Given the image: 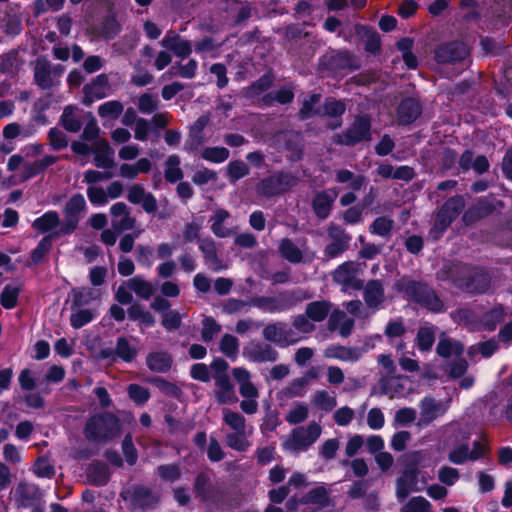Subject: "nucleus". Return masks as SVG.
<instances>
[{
    "label": "nucleus",
    "instance_id": "52",
    "mask_svg": "<svg viewBox=\"0 0 512 512\" xmlns=\"http://www.w3.org/2000/svg\"><path fill=\"white\" fill-rule=\"evenodd\" d=\"M123 104L117 100H111L103 103L98 108V114L101 118L115 120L123 112Z\"/></svg>",
    "mask_w": 512,
    "mask_h": 512
},
{
    "label": "nucleus",
    "instance_id": "10",
    "mask_svg": "<svg viewBox=\"0 0 512 512\" xmlns=\"http://www.w3.org/2000/svg\"><path fill=\"white\" fill-rule=\"evenodd\" d=\"M273 145L288 151L291 160H298L302 154V136L295 131H282L274 135Z\"/></svg>",
    "mask_w": 512,
    "mask_h": 512
},
{
    "label": "nucleus",
    "instance_id": "27",
    "mask_svg": "<svg viewBox=\"0 0 512 512\" xmlns=\"http://www.w3.org/2000/svg\"><path fill=\"white\" fill-rule=\"evenodd\" d=\"M337 195L338 192L336 189H329L316 194L313 200V209L319 218L324 219L328 217Z\"/></svg>",
    "mask_w": 512,
    "mask_h": 512
},
{
    "label": "nucleus",
    "instance_id": "1",
    "mask_svg": "<svg viewBox=\"0 0 512 512\" xmlns=\"http://www.w3.org/2000/svg\"><path fill=\"white\" fill-rule=\"evenodd\" d=\"M120 431V421L112 413L95 414L89 418L84 428L89 441L102 442L114 438Z\"/></svg>",
    "mask_w": 512,
    "mask_h": 512
},
{
    "label": "nucleus",
    "instance_id": "43",
    "mask_svg": "<svg viewBox=\"0 0 512 512\" xmlns=\"http://www.w3.org/2000/svg\"><path fill=\"white\" fill-rule=\"evenodd\" d=\"M436 350L439 356L449 358L462 354L464 347L459 341L450 338H442L438 342Z\"/></svg>",
    "mask_w": 512,
    "mask_h": 512
},
{
    "label": "nucleus",
    "instance_id": "11",
    "mask_svg": "<svg viewBox=\"0 0 512 512\" xmlns=\"http://www.w3.org/2000/svg\"><path fill=\"white\" fill-rule=\"evenodd\" d=\"M365 353L360 347H348L340 344H331L323 351V356L327 359H335L341 362L355 363L359 361Z\"/></svg>",
    "mask_w": 512,
    "mask_h": 512
},
{
    "label": "nucleus",
    "instance_id": "36",
    "mask_svg": "<svg viewBox=\"0 0 512 512\" xmlns=\"http://www.w3.org/2000/svg\"><path fill=\"white\" fill-rule=\"evenodd\" d=\"M335 177L338 183L347 184V186L354 191H359L366 185V178L364 176L355 175L352 171L347 169L337 170Z\"/></svg>",
    "mask_w": 512,
    "mask_h": 512
},
{
    "label": "nucleus",
    "instance_id": "6",
    "mask_svg": "<svg viewBox=\"0 0 512 512\" xmlns=\"http://www.w3.org/2000/svg\"><path fill=\"white\" fill-rule=\"evenodd\" d=\"M381 393L389 398H403L413 391V382L404 375H384L379 380Z\"/></svg>",
    "mask_w": 512,
    "mask_h": 512
},
{
    "label": "nucleus",
    "instance_id": "20",
    "mask_svg": "<svg viewBox=\"0 0 512 512\" xmlns=\"http://www.w3.org/2000/svg\"><path fill=\"white\" fill-rule=\"evenodd\" d=\"M161 46L171 50L177 57L186 58L192 52V45L173 31H168L160 42Z\"/></svg>",
    "mask_w": 512,
    "mask_h": 512
},
{
    "label": "nucleus",
    "instance_id": "8",
    "mask_svg": "<svg viewBox=\"0 0 512 512\" xmlns=\"http://www.w3.org/2000/svg\"><path fill=\"white\" fill-rule=\"evenodd\" d=\"M488 451L487 443L483 441H474L473 449L470 450L468 443L456 445L449 453L448 459L453 464H463L467 461H475L486 455Z\"/></svg>",
    "mask_w": 512,
    "mask_h": 512
},
{
    "label": "nucleus",
    "instance_id": "45",
    "mask_svg": "<svg viewBox=\"0 0 512 512\" xmlns=\"http://www.w3.org/2000/svg\"><path fill=\"white\" fill-rule=\"evenodd\" d=\"M311 402L324 412L332 411L337 405L336 397L326 390H317L313 394Z\"/></svg>",
    "mask_w": 512,
    "mask_h": 512
},
{
    "label": "nucleus",
    "instance_id": "25",
    "mask_svg": "<svg viewBox=\"0 0 512 512\" xmlns=\"http://www.w3.org/2000/svg\"><path fill=\"white\" fill-rule=\"evenodd\" d=\"M215 396L219 403L232 404L237 402L234 387L227 375H217L215 377Z\"/></svg>",
    "mask_w": 512,
    "mask_h": 512
},
{
    "label": "nucleus",
    "instance_id": "38",
    "mask_svg": "<svg viewBox=\"0 0 512 512\" xmlns=\"http://www.w3.org/2000/svg\"><path fill=\"white\" fill-rule=\"evenodd\" d=\"M252 433V429L249 431H240V432H232L228 433L225 437V442L228 447L238 452L247 451L251 443L249 441V436Z\"/></svg>",
    "mask_w": 512,
    "mask_h": 512
},
{
    "label": "nucleus",
    "instance_id": "7",
    "mask_svg": "<svg viewBox=\"0 0 512 512\" xmlns=\"http://www.w3.org/2000/svg\"><path fill=\"white\" fill-rule=\"evenodd\" d=\"M466 277L457 279V285L469 293H484L490 286V278L487 273L480 269L462 267Z\"/></svg>",
    "mask_w": 512,
    "mask_h": 512
},
{
    "label": "nucleus",
    "instance_id": "26",
    "mask_svg": "<svg viewBox=\"0 0 512 512\" xmlns=\"http://www.w3.org/2000/svg\"><path fill=\"white\" fill-rule=\"evenodd\" d=\"M232 375L239 384V393L243 398L259 397V391L251 382V375L247 369L242 367L234 368Z\"/></svg>",
    "mask_w": 512,
    "mask_h": 512
},
{
    "label": "nucleus",
    "instance_id": "18",
    "mask_svg": "<svg viewBox=\"0 0 512 512\" xmlns=\"http://www.w3.org/2000/svg\"><path fill=\"white\" fill-rule=\"evenodd\" d=\"M94 164L98 168L110 169L114 166V150L105 139H98L92 143Z\"/></svg>",
    "mask_w": 512,
    "mask_h": 512
},
{
    "label": "nucleus",
    "instance_id": "28",
    "mask_svg": "<svg viewBox=\"0 0 512 512\" xmlns=\"http://www.w3.org/2000/svg\"><path fill=\"white\" fill-rule=\"evenodd\" d=\"M229 218V212L224 209H217L214 212L213 216L210 218V223L211 230L215 236L225 238L233 233V230L227 223Z\"/></svg>",
    "mask_w": 512,
    "mask_h": 512
},
{
    "label": "nucleus",
    "instance_id": "63",
    "mask_svg": "<svg viewBox=\"0 0 512 512\" xmlns=\"http://www.w3.org/2000/svg\"><path fill=\"white\" fill-rule=\"evenodd\" d=\"M127 391L129 397L138 405L146 403L150 398L148 389L138 384H130Z\"/></svg>",
    "mask_w": 512,
    "mask_h": 512
},
{
    "label": "nucleus",
    "instance_id": "55",
    "mask_svg": "<svg viewBox=\"0 0 512 512\" xmlns=\"http://www.w3.org/2000/svg\"><path fill=\"white\" fill-rule=\"evenodd\" d=\"M128 316L132 320L140 321L145 327H151L155 324L154 316L139 304H133L128 308Z\"/></svg>",
    "mask_w": 512,
    "mask_h": 512
},
{
    "label": "nucleus",
    "instance_id": "42",
    "mask_svg": "<svg viewBox=\"0 0 512 512\" xmlns=\"http://www.w3.org/2000/svg\"><path fill=\"white\" fill-rule=\"evenodd\" d=\"M126 284L131 291L143 299H149L153 295V285L140 276L130 278Z\"/></svg>",
    "mask_w": 512,
    "mask_h": 512
},
{
    "label": "nucleus",
    "instance_id": "61",
    "mask_svg": "<svg viewBox=\"0 0 512 512\" xmlns=\"http://www.w3.org/2000/svg\"><path fill=\"white\" fill-rule=\"evenodd\" d=\"M248 166L240 160L231 161L227 167V174L231 182H235L248 175Z\"/></svg>",
    "mask_w": 512,
    "mask_h": 512
},
{
    "label": "nucleus",
    "instance_id": "33",
    "mask_svg": "<svg viewBox=\"0 0 512 512\" xmlns=\"http://www.w3.org/2000/svg\"><path fill=\"white\" fill-rule=\"evenodd\" d=\"M148 368L156 373H166L172 365V357L167 352H152L146 357Z\"/></svg>",
    "mask_w": 512,
    "mask_h": 512
},
{
    "label": "nucleus",
    "instance_id": "13",
    "mask_svg": "<svg viewBox=\"0 0 512 512\" xmlns=\"http://www.w3.org/2000/svg\"><path fill=\"white\" fill-rule=\"evenodd\" d=\"M243 355L252 362H274L277 360V351L269 344L252 342L244 347Z\"/></svg>",
    "mask_w": 512,
    "mask_h": 512
},
{
    "label": "nucleus",
    "instance_id": "5",
    "mask_svg": "<svg viewBox=\"0 0 512 512\" xmlns=\"http://www.w3.org/2000/svg\"><path fill=\"white\" fill-rule=\"evenodd\" d=\"M371 123L368 117H357L353 124L343 133L333 137V141L337 144L346 146L355 145L361 141L370 140Z\"/></svg>",
    "mask_w": 512,
    "mask_h": 512
},
{
    "label": "nucleus",
    "instance_id": "41",
    "mask_svg": "<svg viewBox=\"0 0 512 512\" xmlns=\"http://www.w3.org/2000/svg\"><path fill=\"white\" fill-rule=\"evenodd\" d=\"M285 325L283 322H276L268 324L263 330V337L270 342H273L281 347H284L285 338Z\"/></svg>",
    "mask_w": 512,
    "mask_h": 512
},
{
    "label": "nucleus",
    "instance_id": "15",
    "mask_svg": "<svg viewBox=\"0 0 512 512\" xmlns=\"http://www.w3.org/2000/svg\"><path fill=\"white\" fill-rule=\"evenodd\" d=\"M410 288L413 292L415 300L422 306L434 312H439L442 310L443 304L441 300L428 286L420 283H413Z\"/></svg>",
    "mask_w": 512,
    "mask_h": 512
},
{
    "label": "nucleus",
    "instance_id": "58",
    "mask_svg": "<svg viewBox=\"0 0 512 512\" xmlns=\"http://www.w3.org/2000/svg\"><path fill=\"white\" fill-rule=\"evenodd\" d=\"M20 289L16 285H6L1 293L0 302L6 309H12L17 304Z\"/></svg>",
    "mask_w": 512,
    "mask_h": 512
},
{
    "label": "nucleus",
    "instance_id": "51",
    "mask_svg": "<svg viewBox=\"0 0 512 512\" xmlns=\"http://www.w3.org/2000/svg\"><path fill=\"white\" fill-rule=\"evenodd\" d=\"M209 122V117L206 115L200 116L190 128V145L191 148H197L204 141L202 132Z\"/></svg>",
    "mask_w": 512,
    "mask_h": 512
},
{
    "label": "nucleus",
    "instance_id": "21",
    "mask_svg": "<svg viewBox=\"0 0 512 512\" xmlns=\"http://www.w3.org/2000/svg\"><path fill=\"white\" fill-rule=\"evenodd\" d=\"M112 216V226L117 231L132 229L135 225V219L130 216L128 207L123 202H117L110 208Z\"/></svg>",
    "mask_w": 512,
    "mask_h": 512
},
{
    "label": "nucleus",
    "instance_id": "54",
    "mask_svg": "<svg viewBox=\"0 0 512 512\" xmlns=\"http://www.w3.org/2000/svg\"><path fill=\"white\" fill-rule=\"evenodd\" d=\"M393 220L386 216L376 218L369 227V232L381 237H389L393 229Z\"/></svg>",
    "mask_w": 512,
    "mask_h": 512
},
{
    "label": "nucleus",
    "instance_id": "35",
    "mask_svg": "<svg viewBox=\"0 0 512 512\" xmlns=\"http://www.w3.org/2000/svg\"><path fill=\"white\" fill-rule=\"evenodd\" d=\"M34 78L39 87L49 89L54 85L50 64L45 59H38L34 68Z\"/></svg>",
    "mask_w": 512,
    "mask_h": 512
},
{
    "label": "nucleus",
    "instance_id": "9",
    "mask_svg": "<svg viewBox=\"0 0 512 512\" xmlns=\"http://www.w3.org/2000/svg\"><path fill=\"white\" fill-rule=\"evenodd\" d=\"M359 264L349 261L341 264L333 274L335 282L342 286V291L360 290L363 281L358 278Z\"/></svg>",
    "mask_w": 512,
    "mask_h": 512
},
{
    "label": "nucleus",
    "instance_id": "14",
    "mask_svg": "<svg viewBox=\"0 0 512 512\" xmlns=\"http://www.w3.org/2000/svg\"><path fill=\"white\" fill-rule=\"evenodd\" d=\"M418 470L416 468L405 470L396 480V497L399 502L404 501L412 492H418Z\"/></svg>",
    "mask_w": 512,
    "mask_h": 512
},
{
    "label": "nucleus",
    "instance_id": "30",
    "mask_svg": "<svg viewBox=\"0 0 512 512\" xmlns=\"http://www.w3.org/2000/svg\"><path fill=\"white\" fill-rule=\"evenodd\" d=\"M420 113L421 107L416 100L411 98L405 99L398 108V121L404 125L410 124L417 119Z\"/></svg>",
    "mask_w": 512,
    "mask_h": 512
},
{
    "label": "nucleus",
    "instance_id": "29",
    "mask_svg": "<svg viewBox=\"0 0 512 512\" xmlns=\"http://www.w3.org/2000/svg\"><path fill=\"white\" fill-rule=\"evenodd\" d=\"M152 163L148 158H139L135 163H123L119 167V175L125 179H135L139 174L148 173Z\"/></svg>",
    "mask_w": 512,
    "mask_h": 512
},
{
    "label": "nucleus",
    "instance_id": "60",
    "mask_svg": "<svg viewBox=\"0 0 512 512\" xmlns=\"http://www.w3.org/2000/svg\"><path fill=\"white\" fill-rule=\"evenodd\" d=\"M133 501L139 507H147L157 502V497L148 488L137 487L133 493Z\"/></svg>",
    "mask_w": 512,
    "mask_h": 512
},
{
    "label": "nucleus",
    "instance_id": "46",
    "mask_svg": "<svg viewBox=\"0 0 512 512\" xmlns=\"http://www.w3.org/2000/svg\"><path fill=\"white\" fill-rule=\"evenodd\" d=\"M180 158L177 155H170L165 161V179L170 183H175L183 178V172L180 168Z\"/></svg>",
    "mask_w": 512,
    "mask_h": 512
},
{
    "label": "nucleus",
    "instance_id": "34",
    "mask_svg": "<svg viewBox=\"0 0 512 512\" xmlns=\"http://www.w3.org/2000/svg\"><path fill=\"white\" fill-rule=\"evenodd\" d=\"M72 310L70 324L75 329H80L87 325L98 315V312L95 309L82 308V306L73 305Z\"/></svg>",
    "mask_w": 512,
    "mask_h": 512
},
{
    "label": "nucleus",
    "instance_id": "59",
    "mask_svg": "<svg viewBox=\"0 0 512 512\" xmlns=\"http://www.w3.org/2000/svg\"><path fill=\"white\" fill-rule=\"evenodd\" d=\"M258 189L259 192L265 196H274L284 192L276 175L264 179L259 184Z\"/></svg>",
    "mask_w": 512,
    "mask_h": 512
},
{
    "label": "nucleus",
    "instance_id": "44",
    "mask_svg": "<svg viewBox=\"0 0 512 512\" xmlns=\"http://www.w3.org/2000/svg\"><path fill=\"white\" fill-rule=\"evenodd\" d=\"M222 418L224 424L233 432L247 431L246 420L240 413L225 408Z\"/></svg>",
    "mask_w": 512,
    "mask_h": 512
},
{
    "label": "nucleus",
    "instance_id": "12",
    "mask_svg": "<svg viewBox=\"0 0 512 512\" xmlns=\"http://www.w3.org/2000/svg\"><path fill=\"white\" fill-rule=\"evenodd\" d=\"M468 54L469 49L463 42H453L439 46L435 58L440 63H455L465 59Z\"/></svg>",
    "mask_w": 512,
    "mask_h": 512
},
{
    "label": "nucleus",
    "instance_id": "62",
    "mask_svg": "<svg viewBox=\"0 0 512 512\" xmlns=\"http://www.w3.org/2000/svg\"><path fill=\"white\" fill-rule=\"evenodd\" d=\"M159 104V100L157 96L144 93L139 97L138 100V108L141 113L151 114L155 110H157Z\"/></svg>",
    "mask_w": 512,
    "mask_h": 512
},
{
    "label": "nucleus",
    "instance_id": "24",
    "mask_svg": "<svg viewBox=\"0 0 512 512\" xmlns=\"http://www.w3.org/2000/svg\"><path fill=\"white\" fill-rule=\"evenodd\" d=\"M302 504L312 505L316 509H325L333 506L330 491L323 485L309 490L302 498Z\"/></svg>",
    "mask_w": 512,
    "mask_h": 512
},
{
    "label": "nucleus",
    "instance_id": "16",
    "mask_svg": "<svg viewBox=\"0 0 512 512\" xmlns=\"http://www.w3.org/2000/svg\"><path fill=\"white\" fill-rule=\"evenodd\" d=\"M109 80L107 75H98L91 83L87 84L83 88L84 92V104L90 105L95 100L105 98L109 93Z\"/></svg>",
    "mask_w": 512,
    "mask_h": 512
},
{
    "label": "nucleus",
    "instance_id": "17",
    "mask_svg": "<svg viewBox=\"0 0 512 512\" xmlns=\"http://www.w3.org/2000/svg\"><path fill=\"white\" fill-rule=\"evenodd\" d=\"M419 425H428L438 417L445 414L448 406L442 402H437L431 397H425L420 402Z\"/></svg>",
    "mask_w": 512,
    "mask_h": 512
},
{
    "label": "nucleus",
    "instance_id": "50",
    "mask_svg": "<svg viewBox=\"0 0 512 512\" xmlns=\"http://www.w3.org/2000/svg\"><path fill=\"white\" fill-rule=\"evenodd\" d=\"M279 251L282 257L291 263H299L302 261V251L290 239L281 240Z\"/></svg>",
    "mask_w": 512,
    "mask_h": 512
},
{
    "label": "nucleus",
    "instance_id": "57",
    "mask_svg": "<svg viewBox=\"0 0 512 512\" xmlns=\"http://www.w3.org/2000/svg\"><path fill=\"white\" fill-rule=\"evenodd\" d=\"M252 305L268 313H276L285 310L284 304L273 297H257L252 300Z\"/></svg>",
    "mask_w": 512,
    "mask_h": 512
},
{
    "label": "nucleus",
    "instance_id": "39",
    "mask_svg": "<svg viewBox=\"0 0 512 512\" xmlns=\"http://www.w3.org/2000/svg\"><path fill=\"white\" fill-rule=\"evenodd\" d=\"M331 310L329 301H313L306 306V315L313 322H322L326 319Z\"/></svg>",
    "mask_w": 512,
    "mask_h": 512
},
{
    "label": "nucleus",
    "instance_id": "49",
    "mask_svg": "<svg viewBox=\"0 0 512 512\" xmlns=\"http://www.w3.org/2000/svg\"><path fill=\"white\" fill-rule=\"evenodd\" d=\"M435 341V327L433 325H425L420 327L416 337V343L421 351L431 349Z\"/></svg>",
    "mask_w": 512,
    "mask_h": 512
},
{
    "label": "nucleus",
    "instance_id": "40",
    "mask_svg": "<svg viewBox=\"0 0 512 512\" xmlns=\"http://www.w3.org/2000/svg\"><path fill=\"white\" fill-rule=\"evenodd\" d=\"M115 353L124 362H131L138 354V348L126 337H119L116 341Z\"/></svg>",
    "mask_w": 512,
    "mask_h": 512
},
{
    "label": "nucleus",
    "instance_id": "37",
    "mask_svg": "<svg viewBox=\"0 0 512 512\" xmlns=\"http://www.w3.org/2000/svg\"><path fill=\"white\" fill-rule=\"evenodd\" d=\"M33 228L40 233H47L61 226L60 218L56 211H47L34 220Z\"/></svg>",
    "mask_w": 512,
    "mask_h": 512
},
{
    "label": "nucleus",
    "instance_id": "22",
    "mask_svg": "<svg viewBox=\"0 0 512 512\" xmlns=\"http://www.w3.org/2000/svg\"><path fill=\"white\" fill-rule=\"evenodd\" d=\"M127 199L133 204H141L148 213L157 209L156 198L139 184H134L128 189Z\"/></svg>",
    "mask_w": 512,
    "mask_h": 512
},
{
    "label": "nucleus",
    "instance_id": "64",
    "mask_svg": "<svg viewBox=\"0 0 512 512\" xmlns=\"http://www.w3.org/2000/svg\"><path fill=\"white\" fill-rule=\"evenodd\" d=\"M308 417V408L304 404H297L286 415L289 424H299Z\"/></svg>",
    "mask_w": 512,
    "mask_h": 512
},
{
    "label": "nucleus",
    "instance_id": "19",
    "mask_svg": "<svg viewBox=\"0 0 512 512\" xmlns=\"http://www.w3.org/2000/svg\"><path fill=\"white\" fill-rule=\"evenodd\" d=\"M12 495L21 507H30L41 497L38 487L30 483H19L12 491Z\"/></svg>",
    "mask_w": 512,
    "mask_h": 512
},
{
    "label": "nucleus",
    "instance_id": "56",
    "mask_svg": "<svg viewBox=\"0 0 512 512\" xmlns=\"http://www.w3.org/2000/svg\"><path fill=\"white\" fill-rule=\"evenodd\" d=\"M400 512H432V505L424 497L415 496L400 508Z\"/></svg>",
    "mask_w": 512,
    "mask_h": 512
},
{
    "label": "nucleus",
    "instance_id": "48",
    "mask_svg": "<svg viewBox=\"0 0 512 512\" xmlns=\"http://www.w3.org/2000/svg\"><path fill=\"white\" fill-rule=\"evenodd\" d=\"M219 349L227 358L235 361L239 354V341L231 334H224L219 342Z\"/></svg>",
    "mask_w": 512,
    "mask_h": 512
},
{
    "label": "nucleus",
    "instance_id": "31",
    "mask_svg": "<svg viewBox=\"0 0 512 512\" xmlns=\"http://www.w3.org/2000/svg\"><path fill=\"white\" fill-rule=\"evenodd\" d=\"M365 303L370 308H378L384 300V289L378 280L369 281L364 287Z\"/></svg>",
    "mask_w": 512,
    "mask_h": 512
},
{
    "label": "nucleus",
    "instance_id": "4",
    "mask_svg": "<svg viewBox=\"0 0 512 512\" xmlns=\"http://www.w3.org/2000/svg\"><path fill=\"white\" fill-rule=\"evenodd\" d=\"M86 209V201L83 195L75 194L66 203L63 213L64 221L60 228L55 232V235H69L78 226L82 214Z\"/></svg>",
    "mask_w": 512,
    "mask_h": 512
},
{
    "label": "nucleus",
    "instance_id": "47",
    "mask_svg": "<svg viewBox=\"0 0 512 512\" xmlns=\"http://www.w3.org/2000/svg\"><path fill=\"white\" fill-rule=\"evenodd\" d=\"M61 122L67 131L78 132L81 128L78 108L74 106H67L63 111Z\"/></svg>",
    "mask_w": 512,
    "mask_h": 512
},
{
    "label": "nucleus",
    "instance_id": "32",
    "mask_svg": "<svg viewBox=\"0 0 512 512\" xmlns=\"http://www.w3.org/2000/svg\"><path fill=\"white\" fill-rule=\"evenodd\" d=\"M199 249L203 253L205 262L211 270L219 271L223 268L221 265V261L219 260V258L217 256L215 242L212 239L206 238V239L200 240L199 241Z\"/></svg>",
    "mask_w": 512,
    "mask_h": 512
},
{
    "label": "nucleus",
    "instance_id": "3",
    "mask_svg": "<svg viewBox=\"0 0 512 512\" xmlns=\"http://www.w3.org/2000/svg\"><path fill=\"white\" fill-rule=\"evenodd\" d=\"M465 206L462 196H455L447 200L436 215L433 228L430 231L434 239H438L450 224L459 216Z\"/></svg>",
    "mask_w": 512,
    "mask_h": 512
},
{
    "label": "nucleus",
    "instance_id": "23",
    "mask_svg": "<svg viewBox=\"0 0 512 512\" xmlns=\"http://www.w3.org/2000/svg\"><path fill=\"white\" fill-rule=\"evenodd\" d=\"M354 328V320L346 315L344 311L333 310L328 319V329L337 331L341 337H348Z\"/></svg>",
    "mask_w": 512,
    "mask_h": 512
},
{
    "label": "nucleus",
    "instance_id": "2",
    "mask_svg": "<svg viewBox=\"0 0 512 512\" xmlns=\"http://www.w3.org/2000/svg\"><path fill=\"white\" fill-rule=\"evenodd\" d=\"M321 433L322 428L316 422L299 426L283 439L282 448L291 454L305 452L317 441Z\"/></svg>",
    "mask_w": 512,
    "mask_h": 512
},
{
    "label": "nucleus",
    "instance_id": "53",
    "mask_svg": "<svg viewBox=\"0 0 512 512\" xmlns=\"http://www.w3.org/2000/svg\"><path fill=\"white\" fill-rule=\"evenodd\" d=\"M230 156V152L225 147H206L201 151V157L211 163H223Z\"/></svg>",
    "mask_w": 512,
    "mask_h": 512
}]
</instances>
